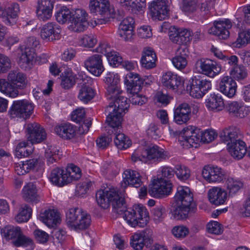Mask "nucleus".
I'll return each mask as SVG.
<instances>
[{
  "instance_id": "f257e3e1",
  "label": "nucleus",
  "mask_w": 250,
  "mask_h": 250,
  "mask_svg": "<svg viewBox=\"0 0 250 250\" xmlns=\"http://www.w3.org/2000/svg\"><path fill=\"white\" fill-rule=\"evenodd\" d=\"M116 191L114 188L98 191L96 197L98 205L104 209H106L111 204L114 212L123 215L124 219L131 226L145 227L149 220V213L146 208L139 204L127 209L124 196V191L122 190L120 194H117Z\"/></svg>"
},
{
  "instance_id": "f03ea898",
  "label": "nucleus",
  "mask_w": 250,
  "mask_h": 250,
  "mask_svg": "<svg viewBox=\"0 0 250 250\" xmlns=\"http://www.w3.org/2000/svg\"><path fill=\"white\" fill-rule=\"evenodd\" d=\"M7 80L0 79V91L13 98L19 95V90L24 89L27 85L25 75L17 70L10 71Z\"/></svg>"
},
{
  "instance_id": "7ed1b4c3",
  "label": "nucleus",
  "mask_w": 250,
  "mask_h": 250,
  "mask_svg": "<svg viewBox=\"0 0 250 250\" xmlns=\"http://www.w3.org/2000/svg\"><path fill=\"white\" fill-rule=\"evenodd\" d=\"M66 223L72 230H84L90 226L91 216L81 208H72L66 213Z\"/></svg>"
},
{
  "instance_id": "20e7f679",
  "label": "nucleus",
  "mask_w": 250,
  "mask_h": 250,
  "mask_svg": "<svg viewBox=\"0 0 250 250\" xmlns=\"http://www.w3.org/2000/svg\"><path fill=\"white\" fill-rule=\"evenodd\" d=\"M167 158V152L156 145L150 146L146 149H138L131 156L133 162L141 161L145 163L160 162Z\"/></svg>"
},
{
  "instance_id": "39448f33",
  "label": "nucleus",
  "mask_w": 250,
  "mask_h": 250,
  "mask_svg": "<svg viewBox=\"0 0 250 250\" xmlns=\"http://www.w3.org/2000/svg\"><path fill=\"white\" fill-rule=\"evenodd\" d=\"M89 7L91 13L103 17L95 21L97 24L106 23L114 17V10L111 8L109 0H90Z\"/></svg>"
},
{
  "instance_id": "423d86ee",
  "label": "nucleus",
  "mask_w": 250,
  "mask_h": 250,
  "mask_svg": "<svg viewBox=\"0 0 250 250\" xmlns=\"http://www.w3.org/2000/svg\"><path fill=\"white\" fill-rule=\"evenodd\" d=\"M0 231L2 236L7 240H12L13 245L16 247H27L33 243L30 238L23 234L19 227L7 226L1 229Z\"/></svg>"
},
{
  "instance_id": "0eeeda50",
  "label": "nucleus",
  "mask_w": 250,
  "mask_h": 250,
  "mask_svg": "<svg viewBox=\"0 0 250 250\" xmlns=\"http://www.w3.org/2000/svg\"><path fill=\"white\" fill-rule=\"evenodd\" d=\"M211 88V81L204 77L195 76L189 80L187 86V91L189 95L195 98H201Z\"/></svg>"
},
{
  "instance_id": "6e6552de",
  "label": "nucleus",
  "mask_w": 250,
  "mask_h": 250,
  "mask_svg": "<svg viewBox=\"0 0 250 250\" xmlns=\"http://www.w3.org/2000/svg\"><path fill=\"white\" fill-rule=\"evenodd\" d=\"M34 108V104L27 100H16L13 101L9 110V114L12 118H19L26 120L32 114Z\"/></svg>"
},
{
  "instance_id": "1a4fd4ad",
  "label": "nucleus",
  "mask_w": 250,
  "mask_h": 250,
  "mask_svg": "<svg viewBox=\"0 0 250 250\" xmlns=\"http://www.w3.org/2000/svg\"><path fill=\"white\" fill-rule=\"evenodd\" d=\"M194 69L199 74L214 78L220 73L222 68L216 62L210 59L201 58L196 61Z\"/></svg>"
},
{
  "instance_id": "9d476101",
  "label": "nucleus",
  "mask_w": 250,
  "mask_h": 250,
  "mask_svg": "<svg viewBox=\"0 0 250 250\" xmlns=\"http://www.w3.org/2000/svg\"><path fill=\"white\" fill-rule=\"evenodd\" d=\"M162 83L166 88L178 94L182 93L185 89L183 78L171 71H167L163 74Z\"/></svg>"
},
{
  "instance_id": "9b49d317",
  "label": "nucleus",
  "mask_w": 250,
  "mask_h": 250,
  "mask_svg": "<svg viewBox=\"0 0 250 250\" xmlns=\"http://www.w3.org/2000/svg\"><path fill=\"white\" fill-rule=\"evenodd\" d=\"M199 9L201 16L204 19L208 18L210 15L209 6L208 1L202 2L199 0H182V9L185 12L193 13Z\"/></svg>"
},
{
  "instance_id": "f8f14e48",
  "label": "nucleus",
  "mask_w": 250,
  "mask_h": 250,
  "mask_svg": "<svg viewBox=\"0 0 250 250\" xmlns=\"http://www.w3.org/2000/svg\"><path fill=\"white\" fill-rule=\"evenodd\" d=\"M123 180L121 183L120 188H114L117 190V194H120V192L124 190V196L125 194V189L128 186H131L135 188L140 187L142 184L141 177L140 173L135 170L132 169H127L124 172Z\"/></svg>"
},
{
  "instance_id": "ddd939ff",
  "label": "nucleus",
  "mask_w": 250,
  "mask_h": 250,
  "mask_svg": "<svg viewBox=\"0 0 250 250\" xmlns=\"http://www.w3.org/2000/svg\"><path fill=\"white\" fill-rule=\"evenodd\" d=\"M172 191V183L164 178L155 180L148 190L149 193L155 198H161L168 195Z\"/></svg>"
},
{
  "instance_id": "4468645a",
  "label": "nucleus",
  "mask_w": 250,
  "mask_h": 250,
  "mask_svg": "<svg viewBox=\"0 0 250 250\" xmlns=\"http://www.w3.org/2000/svg\"><path fill=\"white\" fill-rule=\"evenodd\" d=\"M179 141L181 145L186 147H196L197 145L202 142V131L199 128L188 127L184 129L183 136L179 137Z\"/></svg>"
},
{
  "instance_id": "2eb2a0df",
  "label": "nucleus",
  "mask_w": 250,
  "mask_h": 250,
  "mask_svg": "<svg viewBox=\"0 0 250 250\" xmlns=\"http://www.w3.org/2000/svg\"><path fill=\"white\" fill-rule=\"evenodd\" d=\"M232 23L229 19L215 21L213 25L208 29L209 34L217 36L220 39L226 40L229 36Z\"/></svg>"
},
{
  "instance_id": "dca6fc26",
  "label": "nucleus",
  "mask_w": 250,
  "mask_h": 250,
  "mask_svg": "<svg viewBox=\"0 0 250 250\" xmlns=\"http://www.w3.org/2000/svg\"><path fill=\"white\" fill-rule=\"evenodd\" d=\"M105 112L107 114L106 123L109 127L111 128L108 133H113L114 131L120 129L123 121V114L117 111L116 108L110 104L106 107Z\"/></svg>"
},
{
  "instance_id": "f3484780",
  "label": "nucleus",
  "mask_w": 250,
  "mask_h": 250,
  "mask_svg": "<svg viewBox=\"0 0 250 250\" xmlns=\"http://www.w3.org/2000/svg\"><path fill=\"white\" fill-rule=\"evenodd\" d=\"M192 33L189 30L175 26H171L168 32L169 39L173 43L179 44H187L192 39Z\"/></svg>"
},
{
  "instance_id": "a211bd4d",
  "label": "nucleus",
  "mask_w": 250,
  "mask_h": 250,
  "mask_svg": "<svg viewBox=\"0 0 250 250\" xmlns=\"http://www.w3.org/2000/svg\"><path fill=\"white\" fill-rule=\"evenodd\" d=\"M61 29L55 22H49L43 25L40 32L42 39L47 42H54L61 38Z\"/></svg>"
},
{
  "instance_id": "6ab92c4d",
  "label": "nucleus",
  "mask_w": 250,
  "mask_h": 250,
  "mask_svg": "<svg viewBox=\"0 0 250 250\" xmlns=\"http://www.w3.org/2000/svg\"><path fill=\"white\" fill-rule=\"evenodd\" d=\"M27 140L31 144H39L46 139V133L44 129L37 123H30L26 127Z\"/></svg>"
},
{
  "instance_id": "aec40b11",
  "label": "nucleus",
  "mask_w": 250,
  "mask_h": 250,
  "mask_svg": "<svg viewBox=\"0 0 250 250\" xmlns=\"http://www.w3.org/2000/svg\"><path fill=\"white\" fill-rule=\"evenodd\" d=\"M104 81L106 84L107 98H112L122 92L119 84L120 77L118 74L108 72Z\"/></svg>"
},
{
  "instance_id": "412c9836",
  "label": "nucleus",
  "mask_w": 250,
  "mask_h": 250,
  "mask_svg": "<svg viewBox=\"0 0 250 250\" xmlns=\"http://www.w3.org/2000/svg\"><path fill=\"white\" fill-rule=\"evenodd\" d=\"M203 178L208 183H220L226 179L224 170L218 167L206 166L203 169Z\"/></svg>"
},
{
  "instance_id": "4be33fe9",
  "label": "nucleus",
  "mask_w": 250,
  "mask_h": 250,
  "mask_svg": "<svg viewBox=\"0 0 250 250\" xmlns=\"http://www.w3.org/2000/svg\"><path fill=\"white\" fill-rule=\"evenodd\" d=\"M152 17L155 19L162 21L166 19L169 15V9L165 0H155L149 7Z\"/></svg>"
},
{
  "instance_id": "5701e85b",
  "label": "nucleus",
  "mask_w": 250,
  "mask_h": 250,
  "mask_svg": "<svg viewBox=\"0 0 250 250\" xmlns=\"http://www.w3.org/2000/svg\"><path fill=\"white\" fill-rule=\"evenodd\" d=\"M54 3L53 0H38L36 13L40 21H46L51 18Z\"/></svg>"
},
{
  "instance_id": "b1692460",
  "label": "nucleus",
  "mask_w": 250,
  "mask_h": 250,
  "mask_svg": "<svg viewBox=\"0 0 250 250\" xmlns=\"http://www.w3.org/2000/svg\"><path fill=\"white\" fill-rule=\"evenodd\" d=\"M102 55L94 54L88 57L84 62L88 71L95 76H100L104 71Z\"/></svg>"
},
{
  "instance_id": "393cba45",
  "label": "nucleus",
  "mask_w": 250,
  "mask_h": 250,
  "mask_svg": "<svg viewBox=\"0 0 250 250\" xmlns=\"http://www.w3.org/2000/svg\"><path fill=\"white\" fill-rule=\"evenodd\" d=\"M175 199L177 204L188 205L196 208L193 202V195L188 187L179 186L175 195Z\"/></svg>"
},
{
  "instance_id": "a878e982",
  "label": "nucleus",
  "mask_w": 250,
  "mask_h": 250,
  "mask_svg": "<svg viewBox=\"0 0 250 250\" xmlns=\"http://www.w3.org/2000/svg\"><path fill=\"white\" fill-rule=\"evenodd\" d=\"M144 80L137 73H128L125 77V84L129 93L139 92L142 89Z\"/></svg>"
},
{
  "instance_id": "bb28decb",
  "label": "nucleus",
  "mask_w": 250,
  "mask_h": 250,
  "mask_svg": "<svg viewBox=\"0 0 250 250\" xmlns=\"http://www.w3.org/2000/svg\"><path fill=\"white\" fill-rule=\"evenodd\" d=\"M237 85L235 81L229 76H225L220 80L218 89L229 98H232L236 93Z\"/></svg>"
},
{
  "instance_id": "cd10ccee",
  "label": "nucleus",
  "mask_w": 250,
  "mask_h": 250,
  "mask_svg": "<svg viewBox=\"0 0 250 250\" xmlns=\"http://www.w3.org/2000/svg\"><path fill=\"white\" fill-rule=\"evenodd\" d=\"M151 231H143L139 233H135L130 239L131 246L135 250H142L145 246H147L152 242V239L149 235Z\"/></svg>"
},
{
  "instance_id": "c85d7f7f",
  "label": "nucleus",
  "mask_w": 250,
  "mask_h": 250,
  "mask_svg": "<svg viewBox=\"0 0 250 250\" xmlns=\"http://www.w3.org/2000/svg\"><path fill=\"white\" fill-rule=\"evenodd\" d=\"M40 219L49 228H54L60 223L59 212L54 208L45 209L41 212Z\"/></svg>"
},
{
  "instance_id": "c756f323",
  "label": "nucleus",
  "mask_w": 250,
  "mask_h": 250,
  "mask_svg": "<svg viewBox=\"0 0 250 250\" xmlns=\"http://www.w3.org/2000/svg\"><path fill=\"white\" fill-rule=\"evenodd\" d=\"M71 120L79 124H81L80 129L83 130V133H86L92 125L90 118L85 119V111L83 108H78L74 110L71 113Z\"/></svg>"
},
{
  "instance_id": "7c9ffc66",
  "label": "nucleus",
  "mask_w": 250,
  "mask_h": 250,
  "mask_svg": "<svg viewBox=\"0 0 250 250\" xmlns=\"http://www.w3.org/2000/svg\"><path fill=\"white\" fill-rule=\"evenodd\" d=\"M20 11V6L17 3L10 4L1 13L2 21L7 25H13L16 23V19Z\"/></svg>"
},
{
  "instance_id": "2f4dec72",
  "label": "nucleus",
  "mask_w": 250,
  "mask_h": 250,
  "mask_svg": "<svg viewBox=\"0 0 250 250\" xmlns=\"http://www.w3.org/2000/svg\"><path fill=\"white\" fill-rule=\"evenodd\" d=\"M190 113L191 109L189 104L182 103L175 109L174 120L179 125L186 123L190 119Z\"/></svg>"
},
{
  "instance_id": "473e14b6",
  "label": "nucleus",
  "mask_w": 250,
  "mask_h": 250,
  "mask_svg": "<svg viewBox=\"0 0 250 250\" xmlns=\"http://www.w3.org/2000/svg\"><path fill=\"white\" fill-rule=\"evenodd\" d=\"M66 178L65 168L58 167L53 168L49 176L50 181L53 185L59 187L68 185Z\"/></svg>"
},
{
  "instance_id": "72a5a7b5",
  "label": "nucleus",
  "mask_w": 250,
  "mask_h": 250,
  "mask_svg": "<svg viewBox=\"0 0 250 250\" xmlns=\"http://www.w3.org/2000/svg\"><path fill=\"white\" fill-rule=\"evenodd\" d=\"M208 197L211 203L218 206L224 204L227 200V194L222 188L213 187L209 189Z\"/></svg>"
},
{
  "instance_id": "f704fd0d",
  "label": "nucleus",
  "mask_w": 250,
  "mask_h": 250,
  "mask_svg": "<svg viewBox=\"0 0 250 250\" xmlns=\"http://www.w3.org/2000/svg\"><path fill=\"white\" fill-rule=\"evenodd\" d=\"M56 134L65 140L73 138L76 134V130L74 126L70 123L61 124L54 128Z\"/></svg>"
},
{
  "instance_id": "c9c22d12",
  "label": "nucleus",
  "mask_w": 250,
  "mask_h": 250,
  "mask_svg": "<svg viewBox=\"0 0 250 250\" xmlns=\"http://www.w3.org/2000/svg\"><path fill=\"white\" fill-rule=\"evenodd\" d=\"M87 17V13L82 9H77L74 14L72 13V21L77 30L81 32L84 30L88 24Z\"/></svg>"
},
{
  "instance_id": "e433bc0d",
  "label": "nucleus",
  "mask_w": 250,
  "mask_h": 250,
  "mask_svg": "<svg viewBox=\"0 0 250 250\" xmlns=\"http://www.w3.org/2000/svg\"><path fill=\"white\" fill-rule=\"evenodd\" d=\"M228 150L231 156L238 160L242 159L247 152L246 143L240 140L232 143H228Z\"/></svg>"
},
{
  "instance_id": "4c0bfd02",
  "label": "nucleus",
  "mask_w": 250,
  "mask_h": 250,
  "mask_svg": "<svg viewBox=\"0 0 250 250\" xmlns=\"http://www.w3.org/2000/svg\"><path fill=\"white\" fill-rule=\"evenodd\" d=\"M156 60V55L152 49L150 48L144 49L141 59V63L143 67L147 69L155 67Z\"/></svg>"
},
{
  "instance_id": "58836bf2",
  "label": "nucleus",
  "mask_w": 250,
  "mask_h": 250,
  "mask_svg": "<svg viewBox=\"0 0 250 250\" xmlns=\"http://www.w3.org/2000/svg\"><path fill=\"white\" fill-rule=\"evenodd\" d=\"M134 19L127 17L124 19L119 25V34L125 41L130 38L133 34Z\"/></svg>"
},
{
  "instance_id": "ea45409f",
  "label": "nucleus",
  "mask_w": 250,
  "mask_h": 250,
  "mask_svg": "<svg viewBox=\"0 0 250 250\" xmlns=\"http://www.w3.org/2000/svg\"><path fill=\"white\" fill-rule=\"evenodd\" d=\"M227 109L231 116L239 118L245 117L249 113V109L246 106L237 102H232L229 104Z\"/></svg>"
},
{
  "instance_id": "a19ab883",
  "label": "nucleus",
  "mask_w": 250,
  "mask_h": 250,
  "mask_svg": "<svg viewBox=\"0 0 250 250\" xmlns=\"http://www.w3.org/2000/svg\"><path fill=\"white\" fill-rule=\"evenodd\" d=\"M21 54L19 55L18 63L23 70H30L33 65V61L36 54L30 51L21 49Z\"/></svg>"
},
{
  "instance_id": "79ce46f5",
  "label": "nucleus",
  "mask_w": 250,
  "mask_h": 250,
  "mask_svg": "<svg viewBox=\"0 0 250 250\" xmlns=\"http://www.w3.org/2000/svg\"><path fill=\"white\" fill-rule=\"evenodd\" d=\"M206 106L210 111H221L224 107V100L221 96L212 94L206 100Z\"/></svg>"
},
{
  "instance_id": "37998d69",
  "label": "nucleus",
  "mask_w": 250,
  "mask_h": 250,
  "mask_svg": "<svg viewBox=\"0 0 250 250\" xmlns=\"http://www.w3.org/2000/svg\"><path fill=\"white\" fill-rule=\"evenodd\" d=\"M239 132L240 130L237 128L230 127L221 132L220 137L221 140L228 145L229 143H232L240 140L238 138Z\"/></svg>"
},
{
  "instance_id": "c03bdc74",
  "label": "nucleus",
  "mask_w": 250,
  "mask_h": 250,
  "mask_svg": "<svg viewBox=\"0 0 250 250\" xmlns=\"http://www.w3.org/2000/svg\"><path fill=\"white\" fill-rule=\"evenodd\" d=\"M22 196L28 202H37L40 201V198L37 192V189L35 185L29 183L25 186L22 190Z\"/></svg>"
},
{
  "instance_id": "a18cd8bd",
  "label": "nucleus",
  "mask_w": 250,
  "mask_h": 250,
  "mask_svg": "<svg viewBox=\"0 0 250 250\" xmlns=\"http://www.w3.org/2000/svg\"><path fill=\"white\" fill-rule=\"evenodd\" d=\"M95 94V89L88 85L83 84L79 90L78 98L83 103L87 104L94 98Z\"/></svg>"
},
{
  "instance_id": "49530a36",
  "label": "nucleus",
  "mask_w": 250,
  "mask_h": 250,
  "mask_svg": "<svg viewBox=\"0 0 250 250\" xmlns=\"http://www.w3.org/2000/svg\"><path fill=\"white\" fill-rule=\"evenodd\" d=\"M122 92L112 98L108 99L114 101L113 104L111 103L110 104L116 108L117 111H120V112L123 114V112H125L126 110H127L129 105L127 98L122 96Z\"/></svg>"
},
{
  "instance_id": "de8ad7c7",
  "label": "nucleus",
  "mask_w": 250,
  "mask_h": 250,
  "mask_svg": "<svg viewBox=\"0 0 250 250\" xmlns=\"http://www.w3.org/2000/svg\"><path fill=\"white\" fill-rule=\"evenodd\" d=\"M68 185L79 180L82 177L81 169L77 166L71 164L65 168Z\"/></svg>"
},
{
  "instance_id": "09e8293b",
  "label": "nucleus",
  "mask_w": 250,
  "mask_h": 250,
  "mask_svg": "<svg viewBox=\"0 0 250 250\" xmlns=\"http://www.w3.org/2000/svg\"><path fill=\"white\" fill-rule=\"evenodd\" d=\"M196 208L188 205L178 204L173 210L172 215L176 220L182 219L187 218L189 212H194Z\"/></svg>"
},
{
  "instance_id": "8fccbe9b",
  "label": "nucleus",
  "mask_w": 250,
  "mask_h": 250,
  "mask_svg": "<svg viewBox=\"0 0 250 250\" xmlns=\"http://www.w3.org/2000/svg\"><path fill=\"white\" fill-rule=\"evenodd\" d=\"M120 130H116L113 133L115 135L114 143L115 146L120 149H125L131 145V141L124 134L120 133Z\"/></svg>"
},
{
  "instance_id": "3c124183",
  "label": "nucleus",
  "mask_w": 250,
  "mask_h": 250,
  "mask_svg": "<svg viewBox=\"0 0 250 250\" xmlns=\"http://www.w3.org/2000/svg\"><path fill=\"white\" fill-rule=\"evenodd\" d=\"M76 75L71 70H65L62 74L61 86L65 89L71 88L76 83Z\"/></svg>"
},
{
  "instance_id": "603ef678",
  "label": "nucleus",
  "mask_w": 250,
  "mask_h": 250,
  "mask_svg": "<svg viewBox=\"0 0 250 250\" xmlns=\"http://www.w3.org/2000/svg\"><path fill=\"white\" fill-rule=\"evenodd\" d=\"M56 20L60 23L63 24L71 21L72 12L66 6L61 7L55 14Z\"/></svg>"
},
{
  "instance_id": "864d4df0",
  "label": "nucleus",
  "mask_w": 250,
  "mask_h": 250,
  "mask_svg": "<svg viewBox=\"0 0 250 250\" xmlns=\"http://www.w3.org/2000/svg\"><path fill=\"white\" fill-rule=\"evenodd\" d=\"M231 78L238 81L244 80L248 76L247 68L243 65L234 66L229 72Z\"/></svg>"
},
{
  "instance_id": "5fc2aeb1",
  "label": "nucleus",
  "mask_w": 250,
  "mask_h": 250,
  "mask_svg": "<svg viewBox=\"0 0 250 250\" xmlns=\"http://www.w3.org/2000/svg\"><path fill=\"white\" fill-rule=\"evenodd\" d=\"M226 185L231 196L235 194L243 186V183L240 180L231 177L228 178Z\"/></svg>"
},
{
  "instance_id": "6e6d98bb",
  "label": "nucleus",
  "mask_w": 250,
  "mask_h": 250,
  "mask_svg": "<svg viewBox=\"0 0 250 250\" xmlns=\"http://www.w3.org/2000/svg\"><path fill=\"white\" fill-rule=\"evenodd\" d=\"M32 209L27 205H22L20 208L19 212L16 215L15 219L18 223L27 222L31 217Z\"/></svg>"
},
{
  "instance_id": "4d7b16f0",
  "label": "nucleus",
  "mask_w": 250,
  "mask_h": 250,
  "mask_svg": "<svg viewBox=\"0 0 250 250\" xmlns=\"http://www.w3.org/2000/svg\"><path fill=\"white\" fill-rule=\"evenodd\" d=\"M59 150L55 146H48L45 151V157L48 165L57 162L60 159Z\"/></svg>"
},
{
  "instance_id": "13d9d810",
  "label": "nucleus",
  "mask_w": 250,
  "mask_h": 250,
  "mask_svg": "<svg viewBox=\"0 0 250 250\" xmlns=\"http://www.w3.org/2000/svg\"><path fill=\"white\" fill-rule=\"evenodd\" d=\"M152 213L153 220L156 224L163 222L167 216L166 208L161 205L153 208Z\"/></svg>"
},
{
  "instance_id": "bf43d9fd",
  "label": "nucleus",
  "mask_w": 250,
  "mask_h": 250,
  "mask_svg": "<svg viewBox=\"0 0 250 250\" xmlns=\"http://www.w3.org/2000/svg\"><path fill=\"white\" fill-rule=\"evenodd\" d=\"M28 145V142L26 141L20 142L18 144L15 150V155L17 157H27L31 154V150L27 148Z\"/></svg>"
},
{
  "instance_id": "052dcab7",
  "label": "nucleus",
  "mask_w": 250,
  "mask_h": 250,
  "mask_svg": "<svg viewBox=\"0 0 250 250\" xmlns=\"http://www.w3.org/2000/svg\"><path fill=\"white\" fill-rule=\"evenodd\" d=\"M38 161L37 159H33L23 162L21 165H20L19 168L21 169L20 173L19 172L18 174L19 175H23L28 172L31 170H33L37 165Z\"/></svg>"
},
{
  "instance_id": "680f3d73",
  "label": "nucleus",
  "mask_w": 250,
  "mask_h": 250,
  "mask_svg": "<svg viewBox=\"0 0 250 250\" xmlns=\"http://www.w3.org/2000/svg\"><path fill=\"white\" fill-rule=\"evenodd\" d=\"M175 173L179 179L185 181L189 177L190 171L185 166L177 165L175 167Z\"/></svg>"
},
{
  "instance_id": "e2e57ef3",
  "label": "nucleus",
  "mask_w": 250,
  "mask_h": 250,
  "mask_svg": "<svg viewBox=\"0 0 250 250\" xmlns=\"http://www.w3.org/2000/svg\"><path fill=\"white\" fill-rule=\"evenodd\" d=\"M39 42L34 37H31L27 39L24 44L21 46V49L33 52L35 54V48L39 45Z\"/></svg>"
},
{
  "instance_id": "0e129e2a",
  "label": "nucleus",
  "mask_w": 250,
  "mask_h": 250,
  "mask_svg": "<svg viewBox=\"0 0 250 250\" xmlns=\"http://www.w3.org/2000/svg\"><path fill=\"white\" fill-rule=\"evenodd\" d=\"M106 58L110 65L117 67L123 62V58L119 53L114 50H112L107 56Z\"/></svg>"
},
{
  "instance_id": "69168bd1",
  "label": "nucleus",
  "mask_w": 250,
  "mask_h": 250,
  "mask_svg": "<svg viewBox=\"0 0 250 250\" xmlns=\"http://www.w3.org/2000/svg\"><path fill=\"white\" fill-rule=\"evenodd\" d=\"M97 40L93 35H83L80 40V44L81 46L85 47H93L97 43Z\"/></svg>"
},
{
  "instance_id": "338daca9",
  "label": "nucleus",
  "mask_w": 250,
  "mask_h": 250,
  "mask_svg": "<svg viewBox=\"0 0 250 250\" xmlns=\"http://www.w3.org/2000/svg\"><path fill=\"white\" fill-rule=\"evenodd\" d=\"M207 229L209 233L219 235L221 234L223 230L221 225L217 221H211L207 225Z\"/></svg>"
},
{
  "instance_id": "774afa93",
  "label": "nucleus",
  "mask_w": 250,
  "mask_h": 250,
  "mask_svg": "<svg viewBox=\"0 0 250 250\" xmlns=\"http://www.w3.org/2000/svg\"><path fill=\"white\" fill-rule=\"evenodd\" d=\"M237 44L245 45L250 43V29L246 30L239 33L237 40Z\"/></svg>"
}]
</instances>
